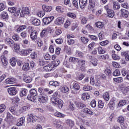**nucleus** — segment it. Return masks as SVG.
Wrapping results in <instances>:
<instances>
[{
  "label": "nucleus",
  "instance_id": "f257e3e1",
  "mask_svg": "<svg viewBox=\"0 0 129 129\" xmlns=\"http://www.w3.org/2000/svg\"><path fill=\"white\" fill-rule=\"evenodd\" d=\"M57 96H58V92H55L53 94V97L51 98V101L52 103L58 105L59 108H62V106H63V101L57 98Z\"/></svg>",
  "mask_w": 129,
  "mask_h": 129
},
{
  "label": "nucleus",
  "instance_id": "f03ea898",
  "mask_svg": "<svg viewBox=\"0 0 129 129\" xmlns=\"http://www.w3.org/2000/svg\"><path fill=\"white\" fill-rule=\"evenodd\" d=\"M38 101L42 103H46L48 101V96L45 93L41 94L38 98Z\"/></svg>",
  "mask_w": 129,
  "mask_h": 129
},
{
  "label": "nucleus",
  "instance_id": "7ed1b4c3",
  "mask_svg": "<svg viewBox=\"0 0 129 129\" xmlns=\"http://www.w3.org/2000/svg\"><path fill=\"white\" fill-rule=\"evenodd\" d=\"M30 14V10L28 7H23L20 13V16L24 17L25 15H29Z\"/></svg>",
  "mask_w": 129,
  "mask_h": 129
},
{
  "label": "nucleus",
  "instance_id": "20e7f679",
  "mask_svg": "<svg viewBox=\"0 0 129 129\" xmlns=\"http://www.w3.org/2000/svg\"><path fill=\"white\" fill-rule=\"evenodd\" d=\"M73 88L75 91H72V93H73V94H78L79 93V92L78 91L80 89V86L79 85V84L76 83H74Z\"/></svg>",
  "mask_w": 129,
  "mask_h": 129
},
{
  "label": "nucleus",
  "instance_id": "39448f33",
  "mask_svg": "<svg viewBox=\"0 0 129 129\" xmlns=\"http://www.w3.org/2000/svg\"><path fill=\"white\" fill-rule=\"evenodd\" d=\"M36 116H34L33 114H29L27 117L28 122H32L33 123H34V122H36Z\"/></svg>",
  "mask_w": 129,
  "mask_h": 129
},
{
  "label": "nucleus",
  "instance_id": "423d86ee",
  "mask_svg": "<svg viewBox=\"0 0 129 129\" xmlns=\"http://www.w3.org/2000/svg\"><path fill=\"white\" fill-rule=\"evenodd\" d=\"M54 20V17L53 16H50L49 17H46L44 18L43 19V23L44 25H49L52 21Z\"/></svg>",
  "mask_w": 129,
  "mask_h": 129
},
{
  "label": "nucleus",
  "instance_id": "0eeeda50",
  "mask_svg": "<svg viewBox=\"0 0 129 129\" xmlns=\"http://www.w3.org/2000/svg\"><path fill=\"white\" fill-rule=\"evenodd\" d=\"M30 38L32 41H36L38 39V32L37 30L30 33Z\"/></svg>",
  "mask_w": 129,
  "mask_h": 129
},
{
  "label": "nucleus",
  "instance_id": "6e6552de",
  "mask_svg": "<svg viewBox=\"0 0 129 129\" xmlns=\"http://www.w3.org/2000/svg\"><path fill=\"white\" fill-rule=\"evenodd\" d=\"M1 61L3 63V66L4 68H7L8 65V59L5 55H2L1 57Z\"/></svg>",
  "mask_w": 129,
  "mask_h": 129
},
{
  "label": "nucleus",
  "instance_id": "1a4fd4ad",
  "mask_svg": "<svg viewBox=\"0 0 129 129\" xmlns=\"http://www.w3.org/2000/svg\"><path fill=\"white\" fill-rule=\"evenodd\" d=\"M33 51V49L32 48H28L27 49H23L21 51L20 53L21 55H23V56H27V55H29L31 52Z\"/></svg>",
  "mask_w": 129,
  "mask_h": 129
},
{
  "label": "nucleus",
  "instance_id": "9d476101",
  "mask_svg": "<svg viewBox=\"0 0 129 129\" xmlns=\"http://www.w3.org/2000/svg\"><path fill=\"white\" fill-rule=\"evenodd\" d=\"M8 92L10 95H16L17 94V90L15 87H10L8 89Z\"/></svg>",
  "mask_w": 129,
  "mask_h": 129
},
{
  "label": "nucleus",
  "instance_id": "9b49d317",
  "mask_svg": "<svg viewBox=\"0 0 129 129\" xmlns=\"http://www.w3.org/2000/svg\"><path fill=\"white\" fill-rule=\"evenodd\" d=\"M14 41L10 38H7L5 39V43L7 45H9L10 47H13L14 45Z\"/></svg>",
  "mask_w": 129,
  "mask_h": 129
},
{
  "label": "nucleus",
  "instance_id": "f8f14e48",
  "mask_svg": "<svg viewBox=\"0 0 129 129\" xmlns=\"http://www.w3.org/2000/svg\"><path fill=\"white\" fill-rule=\"evenodd\" d=\"M6 84H14L16 83V79L14 78H9L5 81Z\"/></svg>",
  "mask_w": 129,
  "mask_h": 129
},
{
  "label": "nucleus",
  "instance_id": "ddd939ff",
  "mask_svg": "<svg viewBox=\"0 0 129 129\" xmlns=\"http://www.w3.org/2000/svg\"><path fill=\"white\" fill-rule=\"evenodd\" d=\"M117 121L118 122H119V123H121V127L123 129L125 128V126L124 125H123V121H124V118L123 116H119L117 118Z\"/></svg>",
  "mask_w": 129,
  "mask_h": 129
},
{
  "label": "nucleus",
  "instance_id": "4468645a",
  "mask_svg": "<svg viewBox=\"0 0 129 129\" xmlns=\"http://www.w3.org/2000/svg\"><path fill=\"white\" fill-rule=\"evenodd\" d=\"M79 4L81 9H84L87 6V0H79Z\"/></svg>",
  "mask_w": 129,
  "mask_h": 129
},
{
  "label": "nucleus",
  "instance_id": "2eb2a0df",
  "mask_svg": "<svg viewBox=\"0 0 129 129\" xmlns=\"http://www.w3.org/2000/svg\"><path fill=\"white\" fill-rule=\"evenodd\" d=\"M121 16L126 19V18H128V11L125 9H121Z\"/></svg>",
  "mask_w": 129,
  "mask_h": 129
},
{
  "label": "nucleus",
  "instance_id": "dca6fc26",
  "mask_svg": "<svg viewBox=\"0 0 129 129\" xmlns=\"http://www.w3.org/2000/svg\"><path fill=\"white\" fill-rule=\"evenodd\" d=\"M42 9L44 11V12L48 13L52 11V7L44 5L42 6Z\"/></svg>",
  "mask_w": 129,
  "mask_h": 129
},
{
  "label": "nucleus",
  "instance_id": "f3484780",
  "mask_svg": "<svg viewBox=\"0 0 129 129\" xmlns=\"http://www.w3.org/2000/svg\"><path fill=\"white\" fill-rule=\"evenodd\" d=\"M66 123L67 125H69L70 127H73V126H74V124H75V123H74V121L70 119H67L66 121Z\"/></svg>",
  "mask_w": 129,
  "mask_h": 129
},
{
  "label": "nucleus",
  "instance_id": "a211bd4d",
  "mask_svg": "<svg viewBox=\"0 0 129 129\" xmlns=\"http://www.w3.org/2000/svg\"><path fill=\"white\" fill-rule=\"evenodd\" d=\"M55 22L56 25H62L64 23V18L58 17L55 20Z\"/></svg>",
  "mask_w": 129,
  "mask_h": 129
},
{
  "label": "nucleus",
  "instance_id": "6ab92c4d",
  "mask_svg": "<svg viewBox=\"0 0 129 129\" xmlns=\"http://www.w3.org/2000/svg\"><path fill=\"white\" fill-rule=\"evenodd\" d=\"M68 39H70L68 40V45H73L74 43H75V40L73 39H71V38H74V36H72L71 35H68L67 36Z\"/></svg>",
  "mask_w": 129,
  "mask_h": 129
},
{
  "label": "nucleus",
  "instance_id": "aec40b11",
  "mask_svg": "<svg viewBox=\"0 0 129 129\" xmlns=\"http://www.w3.org/2000/svg\"><path fill=\"white\" fill-rule=\"evenodd\" d=\"M48 34V29H43L42 31L40 33V36L41 38H46Z\"/></svg>",
  "mask_w": 129,
  "mask_h": 129
},
{
  "label": "nucleus",
  "instance_id": "412c9836",
  "mask_svg": "<svg viewBox=\"0 0 129 129\" xmlns=\"http://www.w3.org/2000/svg\"><path fill=\"white\" fill-rule=\"evenodd\" d=\"M107 15L108 18H113L114 17V11L111 9L107 12Z\"/></svg>",
  "mask_w": 129,
  "mask_h": 129
},
{
  "label": "nucleus",
  "instance_id": "4be33fe9",
  "mask_svg": "<svg viewBox=\"0 0 129 129\" xmlns=\"http://www.w3.org/2000/svg\"><path fill=\"white\" fill-rule=\"evenodd\" d=\"M90 98V95L88 93H83L82 94V99L83 100H87Z\"/></svg>",
  "mask_w": 129,
  "mask_h": 129
},
{
  "label": "nucleus",
  "instance_id": "5701e85b",
  "mask_svg": "<svg viewBox=\"0 0 129 129\" xmlns=\"http://www.w3.org/2000/svg\"><path fill=\"white\" fill-rule=\"evenodd\" d=\"M32 24L34 26H40V24H41V22L40 21V20L35 19L32 21Z\"/></svg>",
  "mask_w": 129,
  "mask_h": 129
},
{
  "label": "nucleus",
  "instance_id": "b1692460",
  "mask_svg": "<svg viewBox=\"0 0 129 129\" xmlns=\"http://www.w3.org/2000/svg\"><path fill=\"white\" fill-rule=\"evenodd\" d=\"M60 90L61 92L66 93L67 92H68V91H69V88L67 87L61 86L60 88Z\"/></svg>",
  "mask_w": 129,
  "mask_h": 129
},
{
  "label": "nucleus",
  "instance_id": "393cba45",
  "mask_svg": "<svg viewBox=\"0 0 129 129\" xmlns=\"http://www.w3.org/2000/svg\"><path fill=\"white\" fill-rule=\"evenodd\" d=\"M77 63L81 67H84L85 66V60L78 59Z\"/></svg>",
  "mask_w": 129,
  "mask_h": 129
},
{
  "label": "nucleus",
  "instance_id": "a878e982",
  "mask_svg": "<svg viewBox=\"0 0 129 129\" xmlns=\"http://www.w3.org/2000/svg\"><path fill=\"white\" fill-rule=\"evenodd\" d=\"M22 69L24 71H29V70H30V66L29 65V63H25L23 66Z\"/></svg>",
  "mask_w": 129,
  "mask_h": 129
},
{
  "label": "nucleus",
  "instance_id": "bb28decb",
  "mask_svg": "<svg viewBox=\"0 0 129 129\" xmlns=\"http://www.w3.org/2000/svg\"><path fill=\"white\" fill-rule=\"evenodd\" d=\"M89 7H90L91 9H94L95 7V1L94 0H89Z\"/></svg>",
  "mask_w": 129,
  "mask_h": 129
},
{
  "label": "nucleus",
  "instance_id": "cd10ccee",
  "mask_svg": "<svg viewBox=\"0 0 129 129\" xmlns=\"http://www.w3.org/2000/svg\"><path fill=\"white\" fill-rule=\"evenodd\" d=\"M96 26L99 29H102L104 27V24L101 22H97L96 23Z\"/></svg>",
  "mask_w": 129,
  "mask_h": 129
},
{
  "label": "nucleus",
  "instance_id": "c85d7f7f",
  "mask_svg": "<svg viewBox=\"0 0 129 129\" xmlns=\"http://www.w3.org/2000/svg\"><path fill=\"white\" fill-rule=\"evenodd\" d=\"M27 99L30 101H32V102H35L36 101V97L31 95H28L27 96Z\"/></svg>",
  "mask_w": 129,
  "mask_h": 129
},
{
  "label": "nucleus",
  "instance_id": "c756f323",
  "mask_svg": "<svg viewBox=\"0 0 129 129\" xmlns=\"http://www.w3.org/2000/svg\"><path fill=\"white\" fill-rule=\"evenodd\" d=\"M27 93H28V90L23 89L21 91H20V96H26L27 95Z\"/></svg>",
  "mask_w": 129,
  "mask_h": 129
},
{
  "label": "nucleus",
  "instance_id": "7c9ffc66",
  "mask_svg": "<svg viewBox=\"0 0 129 129\" xmlns=\"http://www.w3.org/2000/svg\"><path fill=\"white\" fill-rule=\"evenodd\" d=\"M10 64L13 67L16 66V64H17V59H16V58L12 57L10 59Z\"/></svg>",
  "mask_w": 129,
  "mask_h": 129
},
{
  "label": "nucleus",
  "instance_id": "2f4dec72",
  "mask_svg": "<svg viewBox=\"0 0 129 129\" xmlns=\"http://www.w3.org/2000/svg\"><path fill=\"white\" fill-rule=\"evenodd\" d=\"M113 8L115 11H116V10H118V9H120V6L119 5V4H118V3L116 2H113Z\"/></svg>",
  "mask_w": 129,
  "mask_h": 129
},
{
  "label": "nucleus",
  "instance_id": "473e14b6",
  "mask_svg": "<svg viewBox=\"0 0 129 129\" xmlns=\"http://www.w3.org/2000/svg\"><path fill=\"white\" fill-rule=\"evenodd\" d=\"M98 60L97 58H93V59L90 60L91 63L92 64L93 66H97V64H98Z\"/></svg>",
  "mask_w": 129,
  "mask_h": 129
},
{
  "label": "nucleus",
  "instance_id": "72a5a7b5",
  "mask_svg": "<svg viewBox=\"0 0 129 129\" xmlns=\"http://www.w3.org/2000/svg\"><path fill=\"white\" fill-rule=\"evenodd\" d=\"M30 94L32 96H37L38 95V93L37 92V90L34 89H32L30 90Z\"/></svg>",
  "mask_w": 129,
  "mask_h": 129
},
{
  "label": "nucleus",
  "instance_id": "f704fd0d",
  "mask_svg": "<svg viewBox=\"0 0 129 129\" xmlns=\"http://www.w3.org/2000/svg\"><path fill=\"white\" fill-rule=\"evenodd\" d=\"M99 39L101 41L105 39V37L104 36V32L103 31H101L98 35Z\"/></svg>",
  "mask_w": 129,
  "mask_h": 129
},
{
  "label": "nucleus",
  "instance_id": "c9c22d12",
  "mask_svg": "<svg viewBox=\"0 0 129 129\" xmlns=\"http://www.w3.org/2000/svg\"><path fill=\"white\" fill-rule=\"evenodd\" d=\"M1 17L2 19H8V18H9V15L6 12H3L1 14Z\"/></svg>",
  "mask_w": 129,
  "mask_h": 129
},
{
  "label": "nucleus",
  "instance_id": "e433bc0d",
  "mask_svg": "<svg viewBox=\"0 0 129 129\" xmlns=\"http://www.w3.org/2000/svg\"><path fill=\"white\" fill-rule=\"evenodd\" d=\"M83 112H85V113H87L88 114H91L92 115L93 114V112L90 110V109L87 108H85L83 109Z\"/></svg>",
  "mask_w": 129,
  "mask_h": 129
},
{
  "label": "nucleus",
  "instance_id": "4c0bfd02",
  "mask_svg": "<svg viewBox=\"0 0 129 129\" xmlns=\"http://www.w3.org/2000/svg\"><path fill=\"white\" fill-rule=\"evenodd\" d=\"M27 28L26 25H22L19 27V28L17 29V33H20V32H22V31L25 30Z\"/></svg>",
  "mask_w": 129,
  "mask_h": 129
},
{
  "label": "nucleus",
  "instance_id": "58836bf2",
  "mask_svg": "<svg viewBox=\"0 0 129 129\" xmlns=\"http://www.w3.org/2000/svg\"><path fill=\"white\" fill-rule=\"evenodd\" d=\"M56 127H58V129H64V123H62V121H59L56 124Z\"/></svg>",
  "mask_w": 129,
  "mask_h": 129
},
{
  "label": "nucleus",
  "instance_id": "ea45409f",
  "mask_svg": "<svg viewBox=\"0 0 129 129\" xmlns=\"http://www.w3.org/2000/svg\"><path fill=\"white\" fill-rule=\"evenodd\" d=\"M7 121H12L13 120V119L14 118V117L10 112H8L7 113Z\"/></svg>",
  "mask_w": 129,
  "mask_h": 129
},
{
  "label": "nucleus",
  "instance_id": "a19ab883",
  "mask_svg": "<svg viewBox=\"0 0 129 129\" xmlns=\"http://www.w3.org/2000/svg\"><path fill=\"white\" fill-rule=\"evenodd\" d=\"M49 85L56 87V86H59V83L57 81H51L49 82Z\"/></svg>",
  "mask_w": 129,
  "mask_h": 129
},
{
  "label": "nucleus",
  "instance_id": "79ce46f5",
  "mask_svg": "<svg viewBox=\"0 0 129 129\" xmlns=\"http://www.w3.org/2000/svg\"><path fill=\"white\" fill-rule=\"evenodd\" d=\"M113 80L115 82H117V83H120L121 82H122V81H123L122 77L114 78Z\"/></svg>",
  "mask_w": 129,
  "mask_h": 129
},
{
  "label": "nucleus",
  "instance_id": "37998d69",
  "mask_svg": "<svg viewBox=\"0 0 129 129\" xmlns=\"http://www.w3.org/2000/svg\"><path fill=\"white\" fill-rule=\"evenodd\" d=\"M99 59H102L103 60H106L109 58V55L108 54H103L99 56Z\"/></svg>",
  "mask_w": 129,
  "mask_h": 129
},
{
  "label": "nucleus",
  "instance_id": "c03bdc74",
  "mask_svg": "<svg viewBox=\"0 0 129 129\" xmlns=\"http://www.w3.org/2000/svg\"><path fill=\"white\" fill-rule=\"evenodd\" d=\"M9 110L13 113V114H15L17 115V112H16V107L15 106H12L9 108Z\"/></svg>",
  "mask_w": 129,
  "mask_h": 129
},
{
  "label": "nucleus",
  "instance_id": "a18cd8bd",
  "mask_svg": "<svg viewBox=\"0 0 129 129\" xmlns=\"http://www.w3.org/2000/svg\"><path fill=\"white\" fill-rule=\"evenodd\" d=\"M81 40L83 44H87L89 42V39L84 37H82Z\"/></svg>",
  "mask_w": 129,
  "mask_h": 129
},
{
  "label": "nucleus",
  "instance_id": "49530a36",
  "mask_svg": "<svg viewBox=\"0 0 129 129\" xmlns=\"http://www.w3.org/2000/svg\"><path fill=\"white\" fill-rule=\"evenodd\" d=\"M103 98L106 101H108V100H109V95L107 92L104 93Z\"/></svg>",
  "mask_w": 129,
  "mask_h": 129
},
{
  "label": "nucleus",
  "instance_id": "de8ad7c7",
  "mask_svg": "<svg viewBox=\"0 0 129 129\" xmlns=\"http://www.w3.org/2000/svg\"><path fill=\"white\" fill-rule=\"evenodd\" d=\"M24 81L26 83H30L32 82V78H31V77H26L24 79Z\"/></svg>",
  "mask_w": 129,
  "mask_h": 129
},
{
  "label": "nucleus",
  "instance_id": "09e8293b",
  "mask_svg": "<svg viewBox=\"0 0 129 129\" xmlns=\"http://www.w3.org/2000/svg\"><path fill=\"white\" fill-rule=\"evenodd\" d=\"M54 115L55 116H57V117H64L65 116V115H64L62 113H61L59 112H56L54 113Z\"/></svg>",
  "mask_w": 129,
  "mask_h": 129
},
{
  "label": "nucleus",
  "instance_id": "8fccbe9b",
  "mask_svg": "<svg viewBox=\"0 0 129 129\" xmlns=\"http://www.w3.org/2000/svg\"><path fill=\"white\" fill-rule=\"evenodd\" d=\"M30 57L32 59H37L38 58V55L36 52H33L31 53Z\"/></svg>",
  "mask_w": 129,
  "mask_h": 129
},
{
  "label": "nucleus",
  "instance_id": "3c124183",
  "mask_svg": "<svg viewBox=\"0 0 129 129\" xmlns=\"http://www.w3.org/2000/svg\"><path fill=\"white\" fill-rule=\"evenodd\" d=\"M112 65L113 67H114L115 68H120V65L119 64V63H118L115 61H113L112 62Z\"/></svg>",
  "mask_w": 129,
  "mask_h": 129
},
{
  "label": "nucleus",
  "instance_id": "603ef678",
  "mask_svg": "<svg viewBox=\"0 0 129 129\" xmlns=\"http://www.w3.org/2000/svg\"><path fill=\"white\" fill-rule=\"evenodd\" d=\"M98 51L99 54H104V53H105L106 52L105 50L103 49L102 47L100 46L98 47Z\"/></svg>",
  "mask_w": 129,
  "mask_h": 129
},
{
  "label": "nucleus",
  "instance_id": "864d4df0",
  "mask_svg": "<svg viewBox=\"0 0 129 129\" xmlns=\"http://www.w3.org/2000/svg\"><path fill=\"white\" fill-rule=\"evenodd\" d=\"M69 61L70 62H72V63H76V62H77V61H78V58L73 57H71L69 58Z\"/></svg>",
  "mask_w": 129,
  "mask_h": 129
},
{
  "label": "nucleus",
  "instance_id": "5fc2aeb1",
  "mask_svg": "<svg viewBox=\"0 0 129 129\" xmlns=\"http://www.w3.org/2000/svg\"><path fill=\"white\" fill-rule=\"evenodd\" d=\"M126 104V101L123 100L120 101L119 103L118 104V106H123V105H125Z\"/></svg>",
  "mask_w": 129,
  "mask_h": 129
},
{
  "label": "nucleus",
  "instance_id": "6e6d98bb",
  "mask_svg": "<svg viewBox=\"0 0 129 129\" xmlns=\"http://www.w3.org/2000/svg\"><path fill=\"white\" fill-rule=\"evenodd\" d=\"M83 89L85 91H88V90H91L92 89V87L90 86H84L83 87Z\"/></svg>",
  "mask_w": 129,
  "mask_h": 129
},
{
  "label": "nucleus",
  "instance_id": "4d7b16f0",
  "mask_svg": "<svg viewBox=\"0 0 129 129\" xmlns=\"http://www.w3.org/2000/svg\"><path fill=\"white\" fill-rule=\"evenodd\" d=\"M68 17L72 18V19H75L76 18V15L74 13H67Z\"/></svg>",
  "mask_w": 129,
  "mask_h": 129
},
{
  "label": "nucleus",
  "instance_id": "13d9d810",
  "mask_svg": "<svg viewBox=\"0 0 129 129\" xmlns=\"http://www.w3.org/2000/svg\"><path fill=\"white\" fill-rule=\"evenodd\" d=\"M21 108L23 110L24 112L27 111V110H29L31 108V106L30 105H27V106H24L23 107H22Z\"/></svg>",
  "mask_w": 129,
  "mask_h": 129
},
{
  "label": "nucleus",
  "instance_id": "bf43d9fd",
  "mask_svg": "<svg viewBox=\"0 0 129 129\" xmlns=\"http://www.w3.org/2000/svg\"><path fill=\"white\" fill-rule=\"evenodd\" d=\"M113 76H119V75H120V72L119 70H116L113 73Z\"/></svg>",
  "mask_w": 129,
  "mask_h": 129
},
{
  "label": "nucleus",
  "instance_id": "052dcab7",
  "mask_svg": "<svg viewBox=\"0 0 129 129\" xmlns=\"http://www.w3.org/2000/svg\"><path fill=\"white\" fill-rule=\"evenodd\" d=\"M8 11L10 13H16L17 11V8L16 7L9 8Z\"/></svg>",
  "mask_w": 129,
  "mask_h": 129
},
{
  "label": "nucleus",
  "instance_id": "680f3d73",
  "mask_svg": "<svg viewBox=\"0 0 129 129\" xmlns=\"http://www.w3.org/2000/svg\"><path fill=\"white\" fill-rule=\"evenodd\" d=\"M104 105V104L103 103V102L101 100H100L98 101V106L99 108H103Z\"/></svg>",
  "mask_w": 129,
  "mask_h": 129
},
{
  "label": "nucleus",
  "instance_id": "e2e57ef3",
  "mask_svg": "<svg viewBox=\"0 0 129 129\" xmlns=\"http://www.w3.org/2000/svg\"><path fill=\"white\" fill-rule=\"evenodd\" d=\"M6 109V105L4 104H1L0 105V113H2L3 111H5Z\"/></svg>",
  "mask_w": 129,
  "mask_h": 129
},
{
  "label": "nucleus",
  "instance_id": "0e129e2a",
  "mask_svg": "<svg viewBox=\"0 0 129 129\" xmlns=\"http://www.w3.org/2000/svg\"><path fill=\"white\" fill-rule=\"evenodd\" d=\"M78 27V22H74L73 24V26L72 27V29L73 30H75Z\"/></svg>",
  "mask_w": 129,
  "mask_h": 129
},
{
  "label": "nucleus",
  "instance_id": "69168bd1",
  "mask_svg": "<svg viewBox=\"0 0 129 129\" xmlns=\"http://www.w3.org/2000/svg\"><path fill=\"white\" fill-rule=\"evenodd\" d=\"M44 70H46V71H51L52 70V67L51 66H46L44 67Z\"/></svg>",
  "mask_w": 129,
  "mask_h": 129
},
{
  "label": "nucleus",
  "instance_id": "338daca9",
  "mask_svg": "<svg viewBox=\"0 0 129 129\" xmlns=\"http://www.w3.org/2000/svg\"><path fill=\"white\" fill-rule=\"evenodd\" d=\"M47 63L48 62L45 61L43 60H40L39 61V63L40 66H45V65H46V64H47Z\"/></svg>",
  "mask_w": 129,
  "mask_h": 129
},
{
  "label": "nucleus",
  "instance_id": "774afa93",
  "mask_svg": "<svg viewBox=\"0 0 129 129\" xmlns=\"http://www.w3.org/2000/svg\"><path fill=\"white\" fill-rule=\"evenodd\" d=\"M77 106L79 107V108H83V107H85L86 105L85 104L82 103H77Z\"/></svg>",
  "mask_w": 129,
  "mask_h": 129
}]
</instances>
